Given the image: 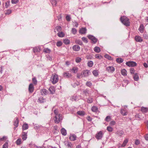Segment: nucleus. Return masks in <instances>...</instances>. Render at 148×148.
I'll return each instance as SVG.
<instances>
[{"instance_id":"nucleus-1","label":"nucleus","mask_w":148,"mask_h":148,"mask_svg":"<svg viewBox=\"0 0 148 148\" xmlns=\"http://www.w3.org/2000/svg\"><path fill=\"white\" fill-rule=\"evenodd\" d=\"M120 19L121 22L126 26H128L130 25L129 19L125 16H121Z\"/></svg>"},{"instance_id":"nucleus-2","label":"nucleus","mask_w":148,"mask_h":148,"mask_svg":"<svg viewBox=\"0 0 148 148\" xmlns=\"http://www.w3.org/2000/svg\"><path fill=\"white\" fill-rule=\"evenodd\" d=\"M51 81L53 84H55L58 81V77L57 75L55 74H53L51 77Z\"/></svg>"},{"instance_id":"nucleus-3","label":"nucleus","mask_w":148,"mask_h":148,"mask_svg":"<svg viewBox=\"0 0 148 148\" xmlns=\"http://www.w3.org/2000/svg\"><path fill=\"white\" fill-rule=\"evenodd\" d=\"M55 122L57 123H59L62 119V115L60 114H59L58 115H55Z\"/></svg>"},{"instance_id":"nucleus-4","label":"nucleus","mask_w":148,"mask_h":148,"mask_svg":"<svg viewBox=\"0 0 148 148\" xmlns=\"http://www.w3.org/2000/svg\"><path fill=\"white\" fill-rule=\"evenodd\" d=\"M103 134V132L100 131L98 132L96 135L95 138L97 140L101 139L102 137Z\"/></svg>"},{"instance_id":"nucleus-5","label":"nucleus","mask_w":148,"mask_h":148,"mask_svg":"<svg viewBox=\"0 0 148 148\" xmlns=\"http://www.w3.org/2000/svg\"><path fill=\"white\" fill-rule=\"evenodd\" d=\"M126 64L129 66L133 67L136 66L137 64L134 62L129 61L127 62L126 63Z\"/></svg>"},{"instance_id":"nucleus-6","label":"nucleus","mask_w":148,"mask_h":148,"mask_svg":"<svg viewBox=\"0 0 148 148\" xmlns=\"http://www.w3.org/2000/svg\"><path fill=\"white\" fill-rule=\"evenodd\" d=\"M88 38L90 39L94 43H95L97 41V39L94 36L92 35H89L88 36Z\"/></svg>"},{"instance_id":"nucleus-7","label":"nucleus","mask_w":148,"mask_h":148,"mask_svg":"<svg viewBox=\"0 0 148 148\" xmlns=\"http://www.w3.org/2000/svg\"><path fill=\"white\" fill-rule=\"evenodd\" d=\"M106 70L109 72L113 73L115 69L112 66H109L106 67Z\"/></svg>"},{"instance_id":"nucleus-8","label":"nucleus","mask_w":148,"mask_h":148,"mask_svg":"<svg viewBox=\"0 0 148 148\" xmlns=\"http://www.w3.org/2000/svg\"><path fill=\"white\" fill-rule=\"evenodd\" d=\"M77 136L75 134H71L70 135L69 138L71 141H75L76 140Z\"/></svg>"},{"instance_id":"nucleus-9","label":"nucleus","mask_w":148,"mask_h":148,"mask_svg":"<svg viewBox=\"0 0 148 148\" xmlns=\"http://www.w3.org/2000/svg\"><path fill=\"white\" fill-rule=\"evenodd\" d=\"M135 40L137 42H141L143 41L142 38L140 36H136L135 37Z\"/></svg>"},{"instance_id":"nucleus-10","label":"nucleus","mask_w":148,"mask_h":148,"mask_svg":"<svg viewBox=\"0 0 148 148\" xmlns=\"http://www.w3.org/2000/svg\"><path fill=\"white\" fill-rule=\"evenodd\" d=\"M48 93V91L45 89H43L41 90V93L42 95H46Z\"/></svg>"},{"instance_id":"nucleus-11","label":"nucleus","mask_w":148,"mask_h":148,"mask_svg":"<svg viewBox=\"0 0 148 148\" xmlns=\"http://www.w3.org/2000/svg\"><path fill=\"white\" fill-rule=\"evenodd\" d=\"M89 71L87 70L84 71L82 73L84 77H87L88 76L89 74Z\"/></svg>"},{"instance_id":"nucleus-12","label":"nucleus","mask_w":148,"mask_h":148,"mask_svg":"<svg viewBox=\"0 0 148 148\" xmlns=\"http://www.w3.org/2000/svg\"><path fill=\"white\" fill-rule=\"evenodd\" d=\"M64 144L68 148H71L73 147L72 144L71 142L66 141L64 143Z\"/></svg>"},{"instance_id":"nucleus-13","label":"nucleus","mask_w":148,"mask_h":148,"mask_svg":"<svg viewBox=\"0 0 148 148\" xmlns=\"http://www.w3.org/2000/svg\"><path fill=\"white\" fill-rule=\"evenodd\" d=\"M63 75L64 77L67 78H69L72 76L71 74L68 72H64Z\"/></svg>"},{"instance_id":"nucleus-14","label":"nucleus","mask_w":148,"mask_h":148,"mask_svg":"<svg viewBox=\"0 0 148 148\" xmlns=\"http://www.w3.org/2000/svg\"><path fill=\"white\" fill-rule=\"evenodd\" d=\"M80 47L77 45H74L73 47V49L75 51H78L80 50Z\"/></svg>"},{"instance_id":"nucleus-15","label":"nucleus","mask_w":148,"mask_h":148,"mask_svg":"<svg viewBox=\"0 0 148 148\" xmlns=\"http://www.w3.org/2000/svg\"><path fill=\"white\" fill-rule=\"evenodd\" d=\"M34 87L32 84H30L29 86V90L30 92L32 93L34 90Z\"/></svg>"},{"instance_id":"nucleus-16","label":"nucleus","mask_w":148,"mask_h":148,"mask_svg":"<svg viewBox=\"0 0 148 148\" xmlns=\"http://www.w3.org/2000/svg\"><path fill=\"white\" fill-rule=\"evenodd\" d=\"M19 120L17 118H16V119L14 121V125L15 126V127L14 128L15 130L17 127H18V125Z\"/></svg>"},{"instance_id":"nucleus-17","label":"nucleus","mask_w":148,"mask_h":148,"mask_svg":"<svg viewBox=\"0 0 148 148\" xmlns=\"http://www.w3.org/2000/svg\"><path fill=\"white\" fill-rule=\"evenodd\" d=\"M86 29L85 27L82 28L79 31V33L82 34H85L86 33Z\"/></svg>"},{"instance_id":"nucleus-18","label":"nucleus","mask_w":148,"mask_h":148,"mask_svg":"<svg viewBox=\"0 0 148 148\" xmlns=\"http://www.w3.org/2000/svg\"><path fill=\"white\" fill-rule=\"evenodd\" d=\"M141 111L142 112L145 113L148 112V108L142 107L141 108Z\"/></svg>"},{"instance_id":"nucleus-19","label":"nucleus","mask_w":148,"mask_h":148,"mask_svg":"<svg viewBox=\"0 0 148 148\" xmlns=\"http://www.w3.org/2000/svg\"><path fill=\"white\" fill-rule=\"evenodd\" d=\"M49 90L50 93L52 94H53L55 92V89L53 87H50Z\"/></svg>"},{"instance_id":"nucleus-20","label":"nucleus","mask_w":148,"mask_h":148,"mask_svg":"<svg viewBox=\"0 0 148 148\" xmlns=\"http://www.w3.org/2000/svg\"><path fill=\"white\" fill-rule=\"evenodd\" d=\"M38 102L40 103H44L45 102V99H44L42 97H40L39 98Z\"/></svg>"},{"instance_id":"nucleus-21","label":"nucleus","mask_w":148,"mask_h":148,"mask_svg":"<svg viewBox=\"0 0 148 148\" xmlns=\"http://www.w3.org/2000/svg\"><path fill=\"white\" fill-rule=\"evenodd\" d=\"M116 134L119 136H121L124 134L123 132L121 130L118 131L116 132Z\"/></svg>"},{"instance_id":"nucleus-22","label":"nucleus","mask_w":148,"mask_h":148,"mask_svg":"<svg viewBox=\"0 0 148 148\" xmlns=\"http://www.w3.org/2000/svg\"><path fill=\"white\" fill-rule=\"evenodd\" d=\"M27 133L25 132H23L22 134V138L23 140H25L27 138Z\"/></svg>"},{"instance_id":"nucleus-23","label":"nucleus","mask_w":148,"mask_h":148,"mask_svg":"<svg viewBox=\"0 0 148 148\" xmlns=\"http://www.w3.org/2000/svg\"><path fill=\"white\" fill-rule=\"evenodd\" d=\"M144 27L143 24H141L140 25L139 27L138 28L139 31L141 33L143 32L144 31Z\"/></svg>"},{"instance_id":"nucleus-24","label":"nucleus","mask_w":148,"mask_h":148,"mask_svg":"<svg viewBox=\"0 0 148 148\" xmlns=\"http://www.w3.org/2000/svg\"><path fill=\"white\" fill-rule=\"evenodd\" d=\"M121 113L123 116H126L127 115V111L124 109H121Z\"/></svg>"},{"instance_id":"nucleus-25","label":"nucleus","mask_w":148,"mask_h":148,"mask_svg":"<svg viewBox=\"0 0 148 148\" xmlns=\"http://www.w3.org/2000/svg\"><path fill=\"white\" fill-rule=\"evenodd\" d=\"M71 100L72 101H77L78 100V97L77 96H73L71 97Z\"/></svg>"},{"instance_id":"nucleus-26","label":"nucleus","mask_w":148,"mask_h":148,"mask_svg":"<svg viewBox=\"0 0 148 148\" xmlns=\"http://www.w3.org/2000/svg\"><path fill=\"white\" fill-rule=\"evenodd\" d=\"M61 132L62 134L64 136H65L66 134V130L64 128H62L61 130Z\"/></svg>"},{"instance_id":"nucleus-27","label":"nucleus","mask_w":148,"mask_h":148,"mask_svg":"<svg viewBox=\"0 0 148 148\" xmlns=\"http://www.w3.org/2000/svg\"><path fill=\"white\" fill-rule=\"evenodd\" d=\"M133 77L135 81H137L139 79V76L138 74L137 73L134 74Z\"/></svg>"},{"instance_id":"nucleus-28","label":"nucleus","mask_w":148,"mask_h":148,"mask_svg":"<svg viewBox=\"0 0 148 148\" xmlns=\"http://www.w3.org/2000/svg\"><path fill=\"white\" fill-rule=\"evenodd\" d=\"M77 114L81 116H83L85 114V112L84 111H79L77 112Z\"/></svg>"},{"instance_id":"nucleus-29","label":"nucleus","mask_w":148,"mask_h":148,"mask_svg":"<svg viewBox=\"0 0 148 148\" xmlns=\"http://www.w3.org/2000/svg\"><path fill=\"white\" fill-rule=\"evenodd\" d=\"M128 141V140L127 139H125L123 142V143L122 144L121 147H124L127 143Z\"/></svg>"},{"instance_id":"nucleus-30","label":"nucleus","mask_w":148,"mask_h":148,"mask_svg":"<svg viewBox=\"0 0 148 148\" xmlns=\"http://www.w3.org/2000/svg\"><path fill=\"white\" fill-rule=\"evenodd\" d=\"M28 125L27 123H25L23 124L22 127L23 130H25L28 129Z\"/></svg>"},{"instance_id":"nucleus-31","label":"nucleus","mask_w":148,"mask_h":148,"mask_svg":"<svg viewBox=\"0 0 148 148\" xmlns=\"http://www.w3.org/2000/svg\"><path fill=\"white\" fill-rule=\"evenodd\" d=\"M94 51L97 53H99L100 51V49L98 47H95L94 48Z\"/></svg>"},{"instance_id":"nucleus-32","label":"nucleus","mask_w":148,"mask_h":148,"mask_svg":"<svg viewBox=\"0 0 148 148\" xmlns=\"http://www.w3.org/2000/svg\"><path fill=\"white\" fill-rule=\"evenodd\" d=\"M75 42L76 44H77L79 45H83V43L81 40H79V39H76L75 40Z\"/></svg>"},{"instance_id":"nucleus-33","label":"nucleus","mask_w":148,"mask_h":148,"mask_svg":"<svg viewBox=\"0 0 148 148\" xmlns=\"http://www.w3.org/2000/svg\"><path fill=\"white\" fill-rule=\"evenodd\" d=\"M93 101V99L91 97H88L87 99V102L88 103H91Z\"/></svg>"},{"instance_id":"nucleus-34","label":"nucleus","mask_w":148,"mask_h":148,"mask_svg":"<svg viewBox=\"0 0 148 148\" xmlns=\"http://www.w3.org/2000/svg\"><path fill=\"white\" fill-rule=\"evenodd\" d=\"M121 74L124 76L127 75V71L125 69H122L121 71Z\"/></svg>"},{"instance_id":"nucleus-35","label":"nucleus","mask_w":148,"mask_h":148,"mask_svg":"<svg viewBox=\"0 0 148 148\" xmlns=\"http://www.w3.org/2000/svg\"><path fill=\"white\" fill-rule=\"evenodd\" d=\"M78 69L77 67H73L71 69L74 73H76L78 71Z\"/></svg>"},{"instance_id":"nucleus-36","label":"nucleus","mask_w":148,"mask_h":148,"mask_svg":"<svg viewBox=\"0 0 148 148\" xmlns=\"http://www.w3.org/2000/svg\"><path fill=\"white\" fill-rule=\"evenodd\" d=\"M92 110L94 112H97L98 110V108L96 106H93L91 108Z\"/></svg>"},{"instance_id":"nucleus-37","label":"nucleus","mask_w":148,"mask_h":148,"mask_svg":"<svg viewBox=\"0 0 148 148\" xmlns=\"http://www.w3.org/2000/svg\"><path fill=\"white\" fill-rule=\"evenodd\" d=\"M116 61L118 63H121L123 62V60L121 58H118L116 59Z\"/></svg>"},{"instance_id":"nucleus-38","label":"nucleus","mask_w":148,"mask_h":148,"mask_svg":"<svg viewBox=\"0 0 148 148\" xmlns=\"http://www.w3.org/2000/svg\"><path fill=\"white\" fill-rule=\"evenodd\" d=\"M89 91L87 89H85L83 90L84 94L86 96H87L89 94Z\"/></svg>"},{"instance_id":"nucleus-39","label":"nucleus","mask_w":148,"mask_h":148,"mask_svg":"<svg viewBox=\"0 0 148 148\" xmlns=\"http://www.w3.org/2000/svg\"><path fill=\"white\" fill-rule=\"evenodd\" d=\"M58 35L59 37H62L64 36V34L63 32H60L58 33Z\"/></svg>"},{"instance_id":"nucleus-40","label":"nucleus","mask_w":148,"mask_h":148,"mask_svg":"<svg viewBox=\"0 0 148 148\" xmlns=\"http://www.w3.org/2000/svg\"><path fill=\"white\" fill-rule=\"evenodd\" d=\"M93 65V63L92 61H90L88 62V65L89 67H92Z\"/></svg>"},{"instance_id":"nucleus-41","label":"nucleus","mask_w":148,"mask_h":148,"mask_svg":"<svg viewBox=\"0 0 148 148\" xmlns=\"http://www.w3.org/2000/svg\"><path fill=\"white\" fill-rule=\"evenodd\" d=\"M11 12L12 11L11 10H7L5 11V14L6 15H8L11 14Z\"/></svg>"},{"instance_id":"nucleus-42","label":"nucleus","mask_w":148,"mask_h":148,"mask_svg":"<svg viewBox=\"0 0 148 148\" xmlns=\"http://www.w3.org/2000/svg\"><path fill=\"white\" fill-rule=\"evenodd\" d=\"M64 43L66 45H68L70 43V41L68 39H65L64 40Z\"/></svg>"},{"instance_id":"nucleus-43","label":"nucleus","mask_w":148,"mask_h":148,"mask_svg":"<svg viewBox=\"0 0 148 148\" xmlns=\"http://www.w3.org/2000/svg\"><path fill=\"white\" fill-rule=\"evenodd\" d=\"M92 73L95 76H97L98 75V72L97 70H94L92 71Z\"/></svg>"},{"instance_id":"nucleus-44","label":"nucleus","mask_w":148,"mask_h":148,"mask_svg":"<svg viewBox=\"0 0 148 148\" xmlns=\"http://www.w3.org/2000/svg\"><path fill=\"white\" fill-rule=\"evenodd\" d=\"M105 57L109 60H112V57L108 54L105 55Z\"/></svg>"},{"instance_id":"nucleus-45","label":"nucleus","mask_w":148,"mask_h":148,"mask_svg":"<svg viewBox=\"0 0 148 148\" xmlns=\"http://www.w3.org/2000/svg\"><path fill=\"white\" fill-rule=\"evenodd\" d=\"M44 51L46 53H49L51 52V50L47 48H45L44 49Z\"/></svg>"},{"instance_id":"nucleus-46","label":"nucleus","mask_w":148,"mask_h":148,"mask_svg":"<svg viewBox=\"0 0 148 148\" xmlns=\"http://www.w3.org/2000/svg\"><path fill=\"white\" fill-rule=\"evenodd\" d=\"M111 120V117L110 116H106L105 119V121L107 122H109Z\"/></svg>"},{"instance_id":"nucleus-47","label":"nucleus","mask_w":148,"mask_h":148,"mask_svg":"<svg viewBox=\"0 0 148 148\" xmlns=\"http://www.w3.org/2000/svg\"><path fill=\"white\" fill-rule=\"evenodd\" d=\"M71 32L73 34H75L77 33V31L75 28H73Z\"/></svg>"},{"instance_id":"nucleus-48","label":"nucleus","mask_w":148,"mask_h":148,"mask_svg":"<svg viewBox=\"0 0 148 148\" xmlns=\"http://www.w3.org/2000/svg\"><path fill=\"white\" fill-rule=\"evenodd\" d=\"M62 42L60 41H58L56 44V45L58 47H60L62 45Z\"/></svg>"},{"instance_id":"nucleus-49","label":"nucleus","mask_w":148,"mask_h":148,"mask_svg":"<svg viewBox=\"0 0 148 148\" xmlns=\"http://www.w3.org/2000/svg\"><path fill=\"white\" fill-rule=\"evenodd\" d=\"M21 139H18L16 141V144L17 145H20L21 144Z\"/></svg>"},{"instance_id":"nucleus-50","label":"nucleus","mask_w":148,"mask_h":148,"mask_svg":"<svg viewBox=\"0 0 148 148\" xmlns=\"http://www.w3.org/2000/svg\"><path fill=\"white\" fill-rule=\"evenodd\" d=\"M51 2L53 6H56L57 3L56 1V0H51Z\"/></svg>"},{"instance_id":"nucleus-51","label":"nucleus","mask_w":148,"mask_h":148,"mask_svg":"<svg viewBox=\"0 0 148 148\" xmlns=\"http://www.w3.org/2000/svg\"><path fill=\"white\" fill-rule=\"evenodd\" d=\"M82 41L84 42L87 43L88 42V41L87 40V39L85 37H83L82 38Z\"/></svg>"},{"instance_id":"nucleus-52","label":"nucleus","mask_w":148,"mask_h":148,"mask_svg":"<svg viewBox=\"0 0 148 148\" xmlns=\"http://www.w3.org/2000/svg\"><path fill=\"white\" fill-rule=\"evenodd\" d=\"M81 60L82 59L81 58L79 57H78L76 58L75 59V61L77 63H79L81 62Z\"/></svg>"},{"instance_id":"nucleus-53","label":"nucleus","mask_w":148,"mask_h":148,"mask_svg":"<svg viewBox=\"0 0 148 148\" xmlns=\"http://www.w3.org/2000/svg\"><path fill=\"white\" fill-rule=\"evenodd\" d=\"M8 143L7 142L5 143L3 146V148H8Z\"/></svg>"},{"instance_id":"nucleus-54","label":"nucleus","mask_w":148,"mask_h":148,"mask_svg":"<svg viewBox=\"0 0 148 148\" xmlns=\"http://www.w3.org/2000/svg\"><path fill=\"white\" fill-rule=\"evenodd\" d=\"M107 130L110 132H112L113 130V128L112 127L108 126L107 127Z\"/></svg>"},{"instance_id":"nucleus-55","label":"nucleus","mask_w":148,"mask_h":148,"mask_svg":"<svg viewBox=\"0 0 148 148\" xmlns=\"http://www.w3.org/2000/svg\"><path fill=\"white\" fill-rule=\"evenodd\" d=\"M32 82L33 83L35 84H36L37 83V81L36 79V78H33L32 79Z\"/></svg>"},{"instance_id":"nucleus-56","label":"nucleus","mask_w":148,"mask_h":148,"mask_svg":"<svg viewBox=\"0 0 148 148\" xmlns=\"http://www.w3.org/2000/svg\"><path fill=\"white\" fill-rule=\"evenodd\" d=\"M86 85L88 87H90L91 86L92 84L90 82H87L86 84Z\"/></svg>"},{"instance_id":"nucleus-57","label":"nucleus","mask_w":148,"mask_h":148,"mask_svg":"<svg viewBox=\"0 0 148 148\" xmlns=\"http://www.w3.org/2000/svg\"><path fill=\"white\" fill-rule=\"evenodd\" d=\"M10 3V1H8L7 2L5 3V7L6 8H8L9 6Z\"/></svg>"},{"instance_id":"nucleus-58","label":"nucleus","mask_w":148,"mask_h":148,"mask_svg":"<svg viewBox=\"0 0 148 148\" xmlns=\"http://www.w3.org/2000/svg\"><path fill=\"white\" fill-rule=\"evenodd\" d=\"M66 18L67 21H69L71 20V18L68 15L66 16Z\"/></svg>"},{"instance_id":"nucleus-59","label":"nucleus","mask_w":148,"mask_h":148,"mask_svg":"<svg viewBox=\"0 0 148 148\" xmlns=\"http://www.w3.org/2000/svg\"><path fill=\"white\" fill-rule=\"evenodd\" d=\"M19 1V0H12L11 3L12 4H16Z\"/></svg>"},{"instance_id":"nucleus-60","label":"nucleus","mask_w":148,"mask_h":148,"mask_svg":"<svg viewBox=\"0 0 148 148\" xmlns=\"http://www.w3.org/2000/svg\"><path fill=\"white\" fill-rule=\"evenodd\" d=\"M95 57L96 58H97L99 59H101L102 58V56L100 55H99V54L96 55Z\"/></svg>"},{"instance_id":"nucleus-61","label":"nucleus","mask_w":148,"mask_h":148,"mask_svg":"<svg viewBox=\"0 0 148 148\" xmlns=\"http://www.w3.org/2000/svg\"><path fill=\"white\" fill-rule=\"evenodd\" d=\"M61 27L60 26H58L56 27V29L58 31H59L61 30Z\"/></svg>"},{"instance_id":"nucleus-62","label":"nucleus","mask_w":148,"mask_h":148,"mask_svg":"<svg viewBox=\"0 0 148 148\" xmlns=\"http://www.w3.org/2000/svg\"><path fill=\"white\" fill-rule=\"evenodd\" d=\"M130 72L131 73L134 74V73L135 71H134V68H131L130 69Z\"/></svg>"},{"instance_id":"nucleus-63","label":"nucleus","mask_w":148,"mask_h":148,"mask_svg":"<svg viewBox=\"0 0 148 148\" xmlns=\"http://www.w3.org/2000/svg\"><path fill=\"white\" fill-rule=\"evenodd\" d=\"M33 52L34 53H35L36 52H37V51H38V49L36 47L34 48H33Z\"/></svg>"},{"instance_id":"nucleus-64","label":"nucleus","mask_w":148,"mask_h":148,"mask_svg":"<svg viewBox=\"0 0 148 148\" xmlns=\"http://www.w3.org/2000/svg\"><path fill=\"white\" fill-rule=\"evenodd\" d=\"M135 144L136 145H138L140 144V142L138 140H136Z\"/></svg>"}]
</instances>
